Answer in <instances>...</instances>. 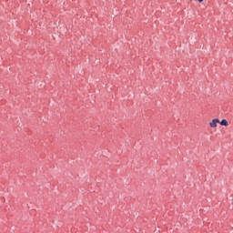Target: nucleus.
<instances>
[{"label":"nucleus","mask_w":233,"mask_h":233,"mask_svg":"<svg viewBox=\"0 0 233 233\" xmlns=\"http://www.w3.org/2000/svg\"><path fill=\"white\" fill-rule=\"evenodd\" d=\"M218 123H219V119L215 118L209 123V127H211V128H216V127H218Z\"/></svg>","instance_id":"1"},{"label":"nucleus","mask_w":233,"mask_h":233,"mask_svg":"<svg viewBox=\"0 0 233 233\" xmlns=\"http://www.w3.org/2000/svg\"><path fill=\"white\" fill-rule=\"evenodd\" d=\"M220 125H222V127H228V121H227V119H223L220 122Z\"/></svg>","instance_id":"2"},{"label":"nucleus","mask_w":233,"mask_h":233,"mask_svg":"<svg viewBox=\"0 0 233 233\" xmlns=\"http://www.w3.org/2000/svg\"><path fill=\"white\" fill-rule=\"evenodd\" d=\"M198 3H203V0H198Z\"/></svg>","instance_id":"3"}]
</instances>
